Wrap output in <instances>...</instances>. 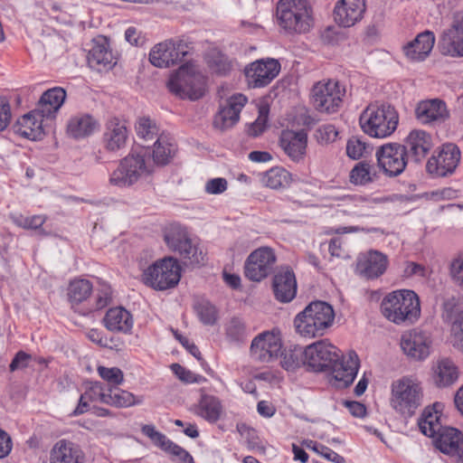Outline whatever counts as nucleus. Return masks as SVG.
Here are the masks:
<instances>
[{
	"instance_id": "obj_1",
	"label": "nucleus",
	"mask_w": 463,
	"mask_h": 463,
	"mask_svg": "<svg viewBox=\"0 0 463 463\" xmlns=\"http://www.w3.org/2000/svg\"><path fill=\"white\" fill-rule=\"evenodd\" d=\"M155 171L148 147L133 148L109 174V184L121 189L148 181Z\"/></svg>"
},
{
	"instance_id": "obj_2",
	"label": "nucleus",
	"mask_w": 463,
	"mask_h": 463,
	"mask_svg": "<svg viewBox=\"0 0 463 463\" xmlns=\"http://www.w3.org/2000/svg\"><path fill=\"white\" fill-rule=\"evenodd\" d=\"M380 311L386 320L396 326H410L420 317V301L413 290L397 289L383 298Z\"/></svg>"
},
{
	"instance_id": "obj_3",
	"label": "nucleus",
	"mask_w": 463,
	"mask_h": 463,
	"mask_svg": "<svg viewBox=\"0 0 463 463\" xmlns=\"http://www.w3.org/2000/svg\"><path fill=\"white\" fill-rule=\"evenodd\" d=\"M422 383L412 375L394 380L390 386V407L399 415L410 418L423 404Z\"/></svg>"
},
{
	"instance_id": "obj_4",
	"label": "nucleus",
	"mask_w": 463,
	"mask_h": 463,
	"mask_svg": "<svg viewBox=\"0 0 463 463\" xmlns=\"http://www.w3.org/2000/svg\"><path fill=\"white\" fill-rule=\"evenodd\" d=\"M335 320V311L331 305L324 301H314L294 318L297 334L301 337L312 339L323 336Z\"/></svg>"
},
{
	"instance_id": "obj_5",
	"label": "nucleus",
	"mask_w": 463,
	"mask_h": 463,
	"mask_svg": "<svg viewBox=\"0 0 463 463\" xmlns=\"http://www.w3.org/2000/svg\"><path fill=\"white\" fill-rule=\"evenodd\" d=\"M399 115L394 107L383 103H371L360 114L359 125L371 137L386 138L397 128Z\"/></svg>"
},
{
	"instance_id": "obj_6",
	"label": "nucleus",
	"mask_w": 463,
	"mask_h": 463,
	"mask_svg": "<svg viewBox=\"0 0 463 463\" xmlns=\"http://www.w3.org/2000/svg\"><path fill=\"white\" fill-rule=\"evenodd\" d=\"M279 25L288 33H305L314 25L313 8L307 0H279Z\"/></svg>"
},
{
	"instance_id": "obj_7",
	"label": "nucleus",
	"mask_w": 463,
	"mask_h": 463,
	"mask_svg": "<svg viewBox=\"0 0 463 463\" xmlns=\"http://www.w3.org/2000/svg\"><path fill=\"white\" fill-rule=\"evenodd\" d=\"M205 76L194 62H187L170 75L169 91L181 99L192 100L202 98L205 92Z\"/></svg>"
},
{
	"instance_id": "obj_8",
	"label": "nucleus",
	"mask_w": 463,
	"mask_h": 463,
	"mask_svg": "<svg viewBox=\"0 0 463 463\" xmlns=\"http://www.w3.org/2000/svg\"><path fill=\"white\" fill-rule=\"evenodd\" d=\"M164 241L168 250L179 254L186 263L199 265L204 261L203 249L186 227L178 223L168 225L164 231Z\"/></svg>"
},
{
	"instance_id": "obj_9",
	"label": "nucleus",
	"mask_w": 463,
	"mask_h": 463,
	"mask_svg": "<svg viewBox=\"0 0 463 463\" xmlns=\"http://www.w3.org/2000/svg\"><path fill=\"white\" fill-rule=\"evenodd\" d=\"M182 268L174 257H165L145 268L141 281L147 287L164 291L174 288L181 279Z\"/></svg>"
},
{
	"instance_id": "obj_10",
	"label": "nucleus",
	"mask_w": 463,
	"mask_h": 463,
	"mask_svg": "<svg viewBox=\"0 0 463 463\" xmlns=\"http://www.w3.org/2000/svg\"><path fill=\"white\" fill-rule=\"evenodd\" d=\"M345 85L335 80H323L315 83L310 91V103L320 114L337 113L344 104Z\"/></svg>"
},
{
	"instance_id": "obj_11",
	"label": "nucleus",
	"mask_w": 463,
	"mask_h": 463,
	"mask_svg": "<svg viewBox=\"0 0 463 463\" xmlns=\"http://www.w3.org/2000/svg\"><path fill=\"white\" fill-rule=\"evenodd\" d=\"M276 261L277 256L272 248L260 247L251 251L245 260V277L260 282L272 273Z\"/></svg>"
},
{
	"instance_id": "obj_12",
	"label": "nucleus",
	"mask_w": 463,
	"mask_h": 463,
	"mask_svg": "<svg viewBox=\"0 0 463 463\" xmlns=\"http://www.w3.org/2000/svg\"><path fill=\"white\" fill-rule=\"evenodd\" d=\"M434 344L430 330L416 327L405 332L401 338V347L410 358L422 361L430 356Z\"/></svg>"
},
{
	"instance_id": "obj_13",
	"label": "nucleus",
	"mask_w": 463,
	"mask_h": 463,
	"mask_svg": "<svg viewBox=\"0 0 463 463\" xmlns=\"http://www.w3.org/2000/svg\"><path fill=\"white\" fill-rule=\"evenodd\" d=\"M375 156L378 167L388 176L401 175L407 165L406 147L397 143H389L380 146Z\"/></svg>"
},
{
	"instance_id": "obj_14",
	"label": "nucleus",
	"mask_w": 463,
	"mask_h": 463,
	"mask_svg": "<svg viewBox=\"0 0 463 463\" xmlns=\"http://www.w3.org/2000/svg\"><path fill=\"white\" fill-rule=\"evenodd\" d=\"M304 364L315 371H323L339 357V350L328 340H319L303 350Z\"/></svg>"
},
{
	"instance_id": "obj_15",
	"label": "nucleus",
	"mask_w": 463,
	"mask_h": 463,
	"mask_svg": "<svg viewBox=\"0 0 463 463\" xmlns=\"http://www.w3.org/2000/svg\"><path fill=\"white\" fill-rule=\"evenodd\" d=\"M282 340L279 332L272 330L259 334L250 345V354L253 359L269 363L281 354Z\"/></svg>"
},
{
	"instance_id": "obj_16",
	"label": "nucleus",
	"mask_w": 463,
	"mask_h": 463,
	"mask_svg": "<svg viewBox=\"0 0 463 463\" xmlns=\"http://www.w3.org/2000/svg\"><path fill=\"white\" fill-rule=\"evenodd\" d=\"M279 71L280 63L272 58L257 60L244 69L247 82L252 88L267 86L279 75Z\"/></svg>"
},
{
	"instance_id": "obj_17",
	"label": "nucleus",
	"mask_w": 463,
	"mask_h": 463,
	"mask_svg": "<svg viewBox=\"0 0 463 463\" xmlns=\"http://www.w3.org/2000/svg\"><path fill=\"white\" fill-rule=\"evenodd\" d=\"M460 160V152L457 146L451 143L444 144L437 155H433L427 162V171L437 176L452 174Z\"/></svg>"
},
{
	"instance_id": "obj_18",
	"label": "nucleus",
	"mask_w": 463,
	"mask_h": 463,
	"mask_svg": "<svg viewBox=\"0 0 463 463\" xmlns=\"http://www.w3.org/2000/svg\"><path fill=\"white\" fill-rule=\"evenodd\" d=\"M329 367L332 368L333 384L337 388H345L355 379L360 361L354 351H349L346 354L339 356Z\"/></svg>"
},
{
	"instance_id": "obj_19",
	"label": "nucleus",
	"mask_w": 463,
	"mask_h": 463,
	"mask_svg": "<svg viewBox=\"0 0 463 463\" xmlns=\"http://www.w3.org/2000/svg\"><path fill=\"white\" fill-rule=\"evenodd\" d=\"M439 48L443 55L463 57V15L456 16L450 26L442 31Z\"/></svg>"
},
{
	"instance_id": "obj_20",
	"label": "nucleus",
	"mask_w": 463,
	"mask_h": 463,
	"mask_svg": "<svg viewBox=\"0 0 463 463\" xmlns=\"http://www.w3.org/2000/svg\"><path fill=\"white\" fill-rule=\"evenodd\" d=\"M187 53L186 46L173 40L156 44L149 52L150 62L158 68L169 67L181 61Z\"/></svg>"
},
{
	"instance_id": "obj_21",
	"label": "nucleus",
	"mask_w": 463,
	"mask_h": 463,
	"mask_svg": "<svg viewBox=\"0 0 463 463\" xmlns=\"http://www.w3.org/2000/svg\"><path fill=\"white\" fill-rule=\"evenodd\" d=\"M450 113L440 99H423L415 108V117L422 125H439L449 118Z\"/></svg>"
},
{
	"instance_id": "obj_22",
	"label": "nucleus",
	"mask_w": 463,
	"mask_h": 463,
	"mask_svg": "<svg viewBox=\"0 0 463 463\" xmlns=\"http://www.w3.org/2000/svg\"><path fill=\"white\" fill-rule=\"evenodd\" d=\"M388 264V258L385 254L371 250L358 256L356 273L367 279H374L386 271Z\"/></svg>"
},
{
	"instance_id": "obj_23",
	"label": "nucleus",
	"mask_w": 463,
	"mask_h": 463,
	"mask_svg": "<svg viewBox=\"0 0 463 463\" xmlns=\"http://www.w3.org/2000/svg\"><path fill=\"white\" fill-rule=\"evenodd\" d=\"M247 102V97L241 93L232 95L216 114L214 127L222 130L233 127L239 121L240 114Z\"/></svg>"
},
{
	"instance_id": "obj_24",
	"label": "nucleus",
	"mask_w": 463,
	"mask_h": 463,
	"mask_svg": "<svg viewBox=\"0 0 463 463\" xmlns=\"http://www.w3.org/2000/svg\"><path fill=\"white\" fill-rule=\"evenodd\" d=\"M365 9V0H338L334 9L335 20L343 27H351L362 20Z\"/></svg>"
},
{
	"instance_id": "obj_25",
	"label": "nucleus",
	"mask_w": 463,
	"mask_h": 463,
	"mask_svg": "<svg viewBox=\"0 0 463 463\" xmlns=\"http://www.w3.org/2000/svg\"><path fill=\"white\" fill-rule=\"evenodd\" d=\"M435 444L442 453L463 463V432L455 428L445 427L438 434Z\"/></svg>"
},
{
	"instance_id": "obj_26",
	"label": "nucleus",
	"mask_w": 463,
	"mask_h": 463,
	"mask_svg": "<svg viewBox=\"0 0 463 463\" xmlns=\"http://www.w3.org/2000/svg\"><path fill=\"white\" fill-rule=\"evenodd\" d=\"M128 128L125 120L118 118L109 119L105 127L103 143L107 150L117 152L124 148L128 139Z\"/></svg>"
},
{
	"instance_id": "obj_27",
	"label": "nucleus",
	"mask_w": 463,
	"mask_h": 463,
	"mask_svg": "<svg viewBox=\"0 0 463 463\" xmlns=\"http://www.w3.org/2000/svg\"><path fill=\"white\" fill-rule=\"evenodd\" d=\"M434 142L431 135L422 129L411 130L405 139L407 154L417 163L421 162L433 147Z\"/></svg>"
},
{
	"instance_id": "obj_28",
	"label": "nucleus",
	"mask_w": 463,
	"mask_h": 463,
	"mask_svg": "<svg viewBox=\"0 0 463 463\" xmlns=\"http://www.w3.org/2000/svg\"><path fill=\"white\" fill-rule=\"evenodd\" d=\"M49 463H85V454L79 445L60 439L50 450Z\"/></svg>"
},
{
	"instance_id": "obj_29",
	"label": "nucleus",
	"mask_w": 463,
	"mask_h": 463,
	"mask_svg": "<svg viewBox=\"0 0 463 463\" xmlns=\"http://www.w3.org/2000/svg\"><path fill=\"white\" fill-rule=\"evenodd\" d=\"M443 410L444 404L439 402L424 408L418 419V426L422 434L434 438L444 429L440 420Z\"/></svg>"
},
{
	"instance_id": "obj_30",
	"label": "nucleus",
	"mask_w": 463,
	"mask_h": 463,
	"mask_svg": "<svg viewBox=\"0 0 463 463\" xmlns=\"http://www.w3.org/2000/svg\"><path fill=\"white\" fill-rule=\"evenodd\" d=\"M44 117L38 109L30 111L16 121L14 127V132L28 139H40L44 133L43 125Z\"/></svg>"
},
{
	"instance_id": "obj_31",
	"label": "nucleus",
	"mask_w": 463,
	"mask_h": 463,
	"mask_svg": "<svg viewBox=\"0 0 463 463\" xmlns=\"http://www.w3.org/2000/svg\"><path fill=\"white\" fill-rule=\"evenodd\" d=\"M436 37L433 32L424 31L403 47L405 56L413 61L425 60L433 49Z\"/></svg>"
},
{
	"instance_id": "obj_32",
	"label": "nucleus",
	"mask_w": 463,
	"mask_h": 463,
	"mask_svg": "<svg viewBox=\"0 0 463 463\" xmlns=\"http://www.w3.org/2000/svg\"><path fill=\"white\" fill-rule=\"evenodd\" d=\"M273 291L279 301L290 302L297 294V280L294 272L288 269H280L273 279Z\"/></svg>"
},
{
	"instance_id": "obj_33",
	"label": "nucleus",
	"mask_w": 463,
	"mask_h": 463,
	"mask_svg": "<svg viewBox=\"0 0 463 463\" xmlns=\"http://www.w3.org/2000/svg\"><path fill=\"white\" fill-rule=\"evenodd\" d=\"M307 135L305 131L284 130L280 137V146L294 161L300 160L307 149Z\"/></svg>"
},
{
	"instance_id": "obj_34",
	"label": "nucleus",
	"mask_w": 463,
	"mask_h": 463,
	"mask_svg": "<svg viewBox=\"0 0 463 463\" xmlns=\"http://www.w3.org/2000/svg\"><path fill=\"white\" fill-rule=\"evenodd\" d=\"M90 67L97 70H108L112 68L116 61L105 39L96 40L88 55Z\"/></svg>"
},
{
	"instance_id": "obj_35",
	"label": "nucleus",
	"mask_w": 463,
	"mask_h": 463,
	"mask_svg": "<svg viewBox=\"0 0 463 463\" xmlns=\"http://www.w3.org/2000/svg\"><path fill=\"white\" fill-rule=\"evenodd\" d=\"M99 128V121L90 114H77L70 118L67 125L68 134L77 139L89 137Z\"/></svg>"
},
{
	"instance_id": "obj_36",
	"label": "nucleus",
	"mask_w": 463,
	"mask_h": 463,
	"mask_svg": "<svg viewBox=\"0 0 463 463\" xmlns=\"http://www.w3.org/2000/svg\"><path fill=\"white\" fill-rule=\"evenodd\" d=\"M103 321L109 331L124 334L129 333L134 324L132 315L121 307L109 309Z\"/></svg>"
},
{
	"instance_id": "obj_37",
	"label": "nucleus",
	"mask_w": 463,
	"mask_h": 463,
	"mask_svg": "<svg viewBox=\"0 0 463 463\" xmlns=\"http://www.w3.org/2000/svg\"><path fill=\"white\" fill-rule=\"evenodd\" d=\"M108 397V388L99 382L90 383L86 386L84 393L80 397L79 404L73 411V415H80L89 410V402H100L105 404Z\"/></svg>"
},
{
	"instance_id": "obj_38",
	"label": "nucleus",
	"mask_w": 463,
	"mask_h": 463,
	"mask_svg": "<svg viewBox=\"0 0 463 463\" xmlns=\"http://www.w3.org/2000/svg\"><path fill=\"white\" fill-rule=\"evenodd\" d=\"M458 378V368L449 359L438 361L432 367V381L439 388L453 384Z\"/></svg>"
},
{
	"instance_id": "obj_39",
	"label": "nucleus",
	"mask_w": 463,
	"mask_h": 463,
	"mask_svg": "<svg viewBox=\"0 0 463 463\" xmlns=\"http://www.w3.org/2000/svg\"><path fill=\"white\" fill-rule=\"evenodd\" d=\"M65 99L66 92L62 88H52L42 95L37 109L46 118L52 117L61 109Z\"/></svg>"
},
{
	"instance_id": "obj_40",
	"label": "nucleus",
	"mask_w": 463,
	"mask_h": 463,
	"mask_svg": "<svg viewBox=\"0 0 463 463\" xmlns=\"http://www.w3.org/2000/svg\"><path fill=\"white\" fill-rule=\"evenodd\" d=\"M196 413L208 422L215 423L223 414L222 402L213 395L203 394L198 402Z\"/></svg>"
},
{
	"instance_id": "obj_41",
	"label": "nucleus",
	"mask_w": 463,
	"mask_h": 463,
	"mask_svg": "<svg viewBox=\"0 0 463 463\" xmlns=\"http://www.w3.org/2000/svg\"><path fill=\"white\" fill-rule=\"evenodd\" d=\"M175 145L173 138L165 134H161L156 143L154 144L152 150V162L155 165H165L175 153Z\"/></svg>"
},
{
	"instance_id": "obj_42",
	"label": "nucleus",
	"mask_w": 463,
	"mask_h": 463,
	"mask_svg": "<svg viewBox=\"0 0 463 463\" xmlns=\"http://www.w3.org/2000/svg\"><path fill=\"white\" fill-rule=\"evenodd\" d=\"M260 183L263 186L273 190L285 189L291 183V175L286 169L276 166L260 175Z\"/></svg>"
},
{
	"instance_id": "obj_43",
	"label": "nucleus",
	"mask_w": 463,
	"mask_h": 463,
	"mask_svg": "<svg viewBox=\"0 0 463 463\" xmlns=\"http://www.w3.org/2000/svg\"><path fill=\"white\" fill-rule=\"evenodd\" d=\"M143 402L142 397H137L132 392L117 387H108V397L105 404L117 407L128 408L139 405Z\"/></svg>"
},
{
	"instance_id": "obj_44",
	"label": "nucleus",
	"mask_w": 463,
	"mask_h": 463,
	"mask_svg": "<svg viewBox=\"0 0 463 463\" xmlns=\"http://www.w3.org/2000/svg\"><path fill=\"white\" fill-rule=\"evenodd\" d=\"M92 289V283L89 279H74L67 288L68 300L72 306L82 303L91 295Z\"/></svg>"
},
{
	"instance_id": "obj_45",
	"label": "nucleus",
	"mask_w": 463,
	"mask_h": 463,
	"mask_svg": "<svg viewBox=\"0 0 463 463\" xmlns=\"http://www.w3.org/2000/svg\"><path fill=\"white\" fill-rule=\"evenodd\" d=\"M376 177L373 167L368 163L360 162L351 170L350 182L356 185H365L372 183Z\"/></svg>"
},
{
	"instance_id": "obj_46",
	"label": "nucleus",
	"mask_w": 463,
	"mask_h": 463,
	"mask_svg": "<svg viewBox=\"0 0 463 463\" xmlns=\"http://www.w3.org/2000/svg\"><path fill=\"white\" fill-rule=\"evenodd\" d=\"M442 316L444 320L449 322L450 325L449 336V343L452 344L455 341L463 338V311L455 313L445 311Z\"/></svg>"
},
{
	"instance_id": "obj_47",
	"label": "nucleus",
	"mask_w": 463,
	"mask_h": 463,
	"mask_svg": "<svg viewBox=\"0 0 463 463\" xmlns=\"http://www.w3.org/2000/svg\"><path fill=\"white\" fill-rule=\"evenodd\" d=\"M194 309L200 321L207 326L214 325L218 320V311L216 307L208 300H200Z\"/></svg>"
},
{
	"instance_id": "obj_48",
	"label": "nucleus",
	"mask_w": 463,
	"mask_h": 463,
	"mask_svg": "<svg viewBox=\"0 0 463 463\" xmlns=\"http://www.w3.org/2000/svg\"><path fill=\"white\" fill-rule=\"evenodd\" d=\"M135 130L139 138L151 140L158 135L156 123L148 117H140L135 124Z\"/></svg>"
},
{
	"instance_id": "obj_49",
	"label": "nucleus",
	"mask_w": 463,
	"mask_h": 463,
	"mask_svg": "<svg viewBox=\"0 0 463 463\" xmlns=\"http://www.w3.org/2000/svg\"><path fill=\"white\" fill-rule=\"evenodd\" d=\"M10 219L16 226L26 230H37L46 221V217L42 214L27 216L21 213H12Z\"/></svg>"
},
{
	"instance_id": "obj_50",
	"label": "nucleus",
	"mask_w": 463,
	"mask_h": 463,
	"mask_svg": "<svg viewBox=\"0 0 463 463\" xmlns=\"http://www.w3.org/2000/svg\"><path fill=\"white\" fill-rule=\"evenodd\" d=\"M97 372L99 377L109 384V387H117L124 382V373L118 367L99 365Z\"/></svg>"
},
{
	"instance_id": "obj_51",
	"label": "nucleus",
	"mask_w": 463,
	"mask_h": 463,
	"mask_svg": "<svg viewBox=\"0 0 463 463\" xmlns=\"http://www.w3.org/2000/svg\"><path fill=\"white\" fill-rule=\"evenodd\" d=\"M304 364V354L300 348H294L286 351L282 354L281 366L287 371H294Z\"/></svg>"
},
{
	"instance_id": "obj_52",
	"label": "nucleus",
	"mask_w": 463,
	"mask_h": 463,
	"mask_svg": "<svg viewBox=\"0 0 463 463\" xmlns=\"http://www.w3.org/2000/svg\"><path fill=\"white\" fill-rule=\"evenodd\" d=\"M371 147L359 137H351L346 144V154L352 159H359L364 156Z\"/></svg>"
},
{
	"instance_id": "obj_53",
	"label": "nucleus",
	"mask_w": 463,
	"mask_h": 463,
	"mask_svg": "<svg viewBox=\"0 0 463 463\" xmlns=\"http://www.w3.org/2000/svg\"><path fill=\"white\" fill-rule=\"evenodd\" d=\"M226 335L231 341H242L246 335L244 323L238 317L232 318L226 326Z\"/></svg>"
},
{
	"instance_id": "obj_54",
	"label": "nucleus",
	"mask_w": 463,
	"mask_h": 463,
	"mask_svg": "<svg viewBox=\"0 0 463 463\" xmlns=\"http://www.w3.org/2000/svg\"><path fill=\"white\" fill-rule=\"evenodd\" d=\"M163 450L170 454L172 460L175 463H194L193 457L188 451L171 440Z\"/></svg>"
},
{
	"instance_id": "obj_55",
	"label": "nucleus",
	"mask_w": 463,
	"mask_h": 463,
	"mask_svg": "<svg viewBox=\"0 0 463 463\" xmlns=\"http://www.w3.org/2000/svg\"><path fill=\"white\" fill-rule=\"evenodd\" d=\"M142 433L146 436L156 447L162 450L168 444L170 439L162 432L156 430V427L152 424L143 425L141 428Z\"/></svg>"
},
{
	"instance_id": "obj_56",
	"label": "nucleus",
	"mask_w": 463,
	"mask_h": 463,
	"mask_svg": "<svg viewBox=\"0 0 463 463\" xmlns=\"http://www.w3.org/2000/svg\"><path fill=\"white\" fill-rule=\"evenodd\" d=\"M171 370L178 379L186 383H201L206 381L203 376L195 374L178 364H173L171 365Z\"/></svg>"
},
{
	"instance_id": "obj_57",
	"label": "nucleus",
	"mask_w": 463,
	"mask_h": 463,
	"mask_svg": "<svg viewBox=\"0 0 463 463\" xmlns=\"http://www.w3.org/2000/svg\"><path fill=\"white\" fill-rule=\"evenodd\" d=\"M267 122L268 109L262 107L259 110V116L257 119L249 127V135L252 137H258L259 135H260L266 129Z\"/></svg>"
},
{
	"instance_id": "obj_58",
	"label": "nucleus",
	"mask_w": 463,
	"mask_h": 463,
	"mask_svg": "<svg viewBox=\"0 0 463 463\" xmlns=\"http://www.w3.org/2000/svg\"><path fill=\"white\" fill-rule=\"evenodd\" d=\"M337 131L335 126L326 124L320 126L316 131V138L320 144H327L335 140Z\"/></svg>"
},
{
	"instance_id": "obj_59",
	"label": "nucleus",
	"mask_w": 463,
	"mask_h": 463,
	"mask_svg": "<svg viewBox=\"0 0 463 463\" xmlns=\"http://www.w3.org/2000/svg\"><path fill=\"white\" fill-rule=\"evenodd\" d=\"M228 188V183L225 178L215 177L208 180L204 184V191L208 194H221Z\"/></svg>"
},
{
	"instance_id": "obj_60",
	"label": "nucleus",
	"mask_w": 463,
	"mask_h": 463,
	"mask_svg": "<svg viewBox=\"0 0 463 463\" xmlns=\"http://www.w3.org/2000/svg\"><path fill=\"white\" fill-rule=\"evenodd\" d=\"M12 119L11 105L7 98L0 96V131L5 130Z\"/></svg>"
},
{
	"instance_id": "obj_61",
	"label": "nucleus",
	"mask_w": 463,
	"mask_h": 463,
	"mask_svg": "<svg viewBox=\"0 0 463 463\" xmlns=\"http://www.w3.org/2000/svg\"><path fill=\"white\" fill-rule=\"evenodd\" d=\"M450 273L453 279L463 287V250L451 262Z\"/></svg>"
},
{
	"instance_id": "obj_62",
	"label": "nucleus",
	"mask_w": 463,
	"mask_h": 463,
	"mask_svg": "<svg viewBox=\"0 0 463 463\" xmlns=\"http://www.w3.org/2000/svg\"><path fill=\"white\" fill-rule=\"evenodd\" d=\"M429 274V270L424 266L415 263V262H408L404 269V275L407 278L411 277H420L425 278Z\"/></svg>"
},
{
	"instance_id": "obj_63",
	"label": "nucleus",
	"mask_w": 463,
	"mask_h": 463,
	"mask_svg": "<svg viewBox=\"0 0 463 463\" xmlns=\"http://www.w3.org/2000/svg\"><path fill=\"white\" fill-rule=\"evenodd\" d=\"M31 359L32 357L29 354L24 351L18 352L10 364V370L14 372L27 367L31 362Z\"/></svg>"
},
{
	"instance_id": "obj_64",
	"label": "nucleus",
	"mask_w": 463,
	"mask_h": 463,
	"mask_svg": "<svg viewBox=\"0 0 463 463\" xmlns=\"http://www.w3.org/2000/svg\"><path fill=\"white\" fill-rule=\"evenodd\" d=\"M13 441L10 435L0 429V459L6 458L12 451Z\"/></svg>"
}]
</instances>
